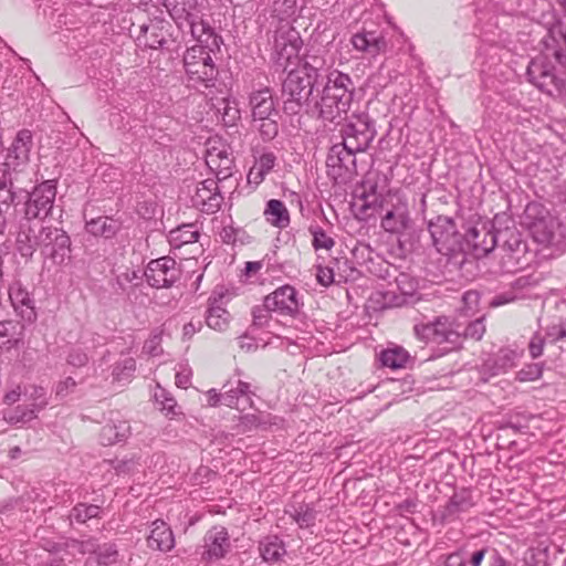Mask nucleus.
<instances>
[{
    "label": "nucleus",
    "instance_id": "1",
    "mask_svg": "<svg viewBox=\"0 0 566 566\" xmlns=\"http://www.w3.org/2000/svg\"><path fill=\"white\" fill-rule=\"evenodd\" d=\"M33 145L31 130L21 129L17 133L6 154L0 157V209L9 211L11 206L18 207L24 189L14 188V177L29 163Z\"/></svg>",
    "mask_w": 566,
    "mask_h": 566
},
{
    "label": "nucleus",
    "instance_id": "2",
    "mask_svg": "<svg viewBox=\"0 0 566 566\" xmlns=\"http://www.w3.org/2000/svg\"><path fill=\"white\" fill-rule=\"evenodd\" d=\"M355 85L348 74L334 70L328 73L322 96L312 106V116L333 123L346 115L353 103Z\"/></svg>",
    "mask_w": 566,
    "mask_h": 566
},
{
    "label": "nucleus",
    "instance_id": "3",
    "mask_svg": "<svg viewBox=\"0 0 566 566\" xmlns=\"http://www.w3.org/2000/svg\"><path fill=\"white\" fill-rule=\"evenodd\" d=\"M361 213L371 217L368 210L379 212L381 214L380 227L389 233H402L409 227V211L405 201L399 200L397 203H389L381 193L377 192V186L370 185L368 190L365 189L360 195Z\"/></svg>",
    "mask_w": 566,
    "mask_h": 566
},
{
    "label": "nucleus",
    "instance_id": "4",
    "mask_svg": "<svg viewBox=\"0 0 566 566\" xmlns=\"http://www.w3.org/2000/svg\"><path fill=\"white\" fill-rule=\"evenodd\" d=\"M187 85L195 90L210 88L216 85L218 69L211 56V50L197 44L188 48L182 57Z\"/></svg>",
    "mask_w": 566,
    "mask_h": 566
},
{
    "label": "nucleus",
    "instance_id": "5",
    "mask_svg": "<svg viewBox=\"0 0 566 566\" xmlns=\"http://www.w3.org/2000/svg\"><path fill=\"white\" fill-rule=\"evenodd\" d=\"M316 84L300 75V72L290 70L282 84L283 109L289 115H296L302 111L312 116V97Z\"/></svg>",
    "mask_w": 566,
    "mask_h": 566
},
{
    "label": "nucleus",
    "instance_id": "6",
    "mask_svg": "<svg viewBox=\"0 0 566 566\" xmlns=\"http://www.w3.org/2000/svg\"><path fill=\"white\" fill-rule=\"evenodd\" d=\"M303 41L298 31L289 22L281 23L273 36L272 62L276 71L287 72L300 62Z\"/></svg>",
    "mask_w": 566,
    "mask_h": 566
},
{
    "label": "nucleus",
    "instance_id": "7",
    "mask_svg": "<svg viewBox=\"0 0 566 566\" xmlns=\"http://www.w3.org/2000/svg\"><path fill=\"white\" fill-rule=\"evenodd\" d=\"M21 212L24 219L44 221L54 218L56 180H44L33 187L31 191L24 190Z\"/></svg>",
    "mask_w": 566,
    "mask_h": 566
},
{
    "label": "nucleus",
    "instance_id": "8",
    "mask_svg": "<svg viewBox=\"0 0 566 566\" xmlns=\"http://www.w3.org/2000/svg\"><path fill=\"white\" fill-rule=\"evenodd\" d=\"M523 223L538 244L548 247L556 243V234L560 223L542 203H527L523 214Z\"/></svg>",
    "mask_w": 566,
    "mask_h": 566
},
{
    "label": "nucleus",
    "instance_id": "9",
    "mask_svg": "<svg viewBox=\"0 0 566 566\" xmlns=\"http://www.w3.org/2000/svg\"><path fill=\"white\" fill-rule=\"evenodd\" d=\"M342 143L348 149L366 151L375 139L377 130L375 120L366 112L354 113L347 117L340 130Z\"/></svg>",
    "mask_w": 566,
    "mask_h": 566
},
{
    "label": "nucleus",
    "instance_id": "10",
    "mask_svg": "<svg viewBox=\"0 0 566 566\" xmlns=\"http://www.w3.org/2000/svg\"><path fill=\"white\" fill-rule=\"evenodd\" d=\"M413 332L418 339L437 345L448 344L458 347L462 339L460 324L448 316H438L432 322L416 324Z\"/></svg>",
    "mask_w": 566,
    "mask_h": 566
},
{
    "label": "nucleus",
    "instance_id": "11",
    "mask_svg": "<svg viewBox=\"0 0 566 566\" xmlns=\"http://www.w3.org/2000/svg\"><path fill=\"white\" fill-rule=\"evenodd\" d=\"M356 154L357 150L348 149L343 143L333 145L326 158L328 177L338 184L350 181L356 175Z\"/></svg>",
    "mask_w": 566,
    "mask_h": 566
},
{
    "label": "nucleus",
    "instance_id": "12",
    "mask_svg": "<svg viewBox=\"0 0 566 566\" xmlns=\"http://www.w3.org/2000/svg\"><path fill=\"white\" fill-rule=\"evenodd\" d=\"M428 230L439 253L451 255L460 248L461 235L452 218L438 216L429 222Z\"/></svg>",
    "mask_w": 566,
    "mask_h": 566
},
{
    "label": "nucleus",
    "instance_id": "13",
    "mask_svg": "<svg viewBox=\"0 0 566 566\" xmlns=\"http://www.w3.org/2000/svg\"><path fill=\"white\" fill-rule=\"evenodd\" d=\"M502 220L510 221L505 214H496L491 223H482L480 227H472L465 233V240L470 244L478 258L488 255L497 247V226H502Z\"/></svg>",
    "mask_w": 566,
    "mask_h": 566
},
{
    "label": "nucleus",
    "instance_id": "14",
    "mask_svg": "<svg viewBox=\"0 0 566 566\" xmlns=\"http://www.w3.org/2000/svg\"><path fill=\"white\" fill-rule=\"evenodd\" d=\"M144 275L151 287L169 289L181 279V269L175 259L163 256L151 260Z\"/></svg>",
    "mask_w": 566,
    "mask_h": 566
},
{
    "label": "nucleus",
    "instance_id": "15",
    "mask_svg": "<svg viewBox=\"0 0 566 566\" xmlns=\"http://www.w3.org/2000/svg\"><path fill=\"white\" fill-rule=\"evenodd\" d=\"M268 307L283 316L296 317L303 306L302 297L290 284L282 285L265 296Z\"/></svg>",
    "mask_w": 566,
    "mask_h": 566
},
{
    "label": "nucleus",
    "instance_id": "16",
    "mask_svg": "<svg viewBox=\"0 0 566 566\" xmlns=\"http://www.w3.org/2000/svg\"><path fill=\"white\" fill-rule=\"evenodd\" d=\"M41 253L54 263L62 264L71 256V238L60 228L46 227L44 241L41 244Z\"/></svg>",
    "mask_w": 566,
    "mask_h": 566
},
{
    "label": "nucleus",
    "instance_id": "17",
    "mask_svg": "<svg viewBox=\"0 0 566 566\" xmlns=\"http://www.w3.org/2000/svg\"><path fill=\"white\" fill-rule=\"evenodd\" d=\"M201 559L207 563L220 560L231 549V541L228 530L222 525H214L203 536Z\"/></svg>",
    "mask_w": 566,
    "mask_h": 566
},
{
    "label": "nucleus",
    "instance_id": "18",
    "mask_svg": "<svg viewBox=\"0 0 566 566\" xmlns=\"http://www.w3.org/2000/svg\"><path fill=\"white\" fill-rule=\"evenodd\" d=\"M34 220H28L22 217L17 234V249L22 256H32L38 248L44 241V233L46 227L40 223H34Z\"/></svg>",
    "mask_w": 566,
    "mask_h": 566
},
{
    "label": "nucleus",
    "instance_id": "19",
    "mask_svg": "<svg viewBox=\"0 0 566 566\" xmlns=\"http://www.w3.org/2000/svg\"><path fill=\"white\" fill-rule=\"evenodd\" d=\"M192 203L206 213L217 212L222 202L223 197L220 193L218 180L208 178L197 185L192 195Z\"/></svg>",
    "mask_w": 566,
    "mask_h": 566
},
{
    "label": "nucleus",
    "instance_id": "20",
    "mask_svg": "<svg viewBox=\"0 0 566 566\" xmlns=\"http://www.w3.org/2000/svg\"><path fill=\"white\" fill-rule=\"evenodd\" d=\"M9 298L14 312L25 323L32 324L38 318L34 298L20 282H13L9 286Z\"/></svg>",
    "mask_w": 566,
    "mask_h": 566
},
{
    "label": "nucleus",
    "instance_id": "21",
    "mask_svg": "<svg viewBox=\"0 0 566 566\" xmlns=\"http://www.w3.org/2000/svg\"><path fill=\"white\" fill-rule=\"evenodd\" d=\"M496 238L497 247L506 251L511 258L520 259L526 251V243L511 218L510 221L502 220V226H497Z\"/></svg>",
    "mask_w": 566,
    "mask_h": 566
},
{
    "label": "nucleus",
    "instance_id": "22",
    "mask_svg": "<svg viewBox=\"0 0 566 566\" xmlns=\"http://www.w3.org/2000/svg\"><path fill=\"white\" fill-rule=\"evenodd\" d=\"M249 107L252 120L264 119L269 116H279L280 114L270 87L253 90L249 94Z\"/></svg>",
    "mask_w": 566,
    "mask_h": 566
},
{
    "label": "nucleus",
    "instance_id": "23",
    "mask_svg": "<svg viewBox=\"0 0 566 566\" xmlns=\"http://www.w3.org/2000/svg\"><path fill=\"white\" fill-rule=\"evenodd\" d=\"M25 326L15 319L0 322V350L10 352L24 345Z\"/></svg>",
    "mask_w": 566,
    "mask_h": 566
},
{
    "label": "nucleus",
    "instance_id": "24",
    "mask_svg": "<svg viewBox=\"0 0 566 566\" xmlns=\"http://www.w3.org/2000/svg\"><path fill=\"white\" fill-rule=\"evenodd\" d=\"M352 44L355 50L376 56L386 52L387 41L382 33L376 31H361L352 36Z\"/></svg>",
    "mask_w": 566,
    "mask_h": 566
},
{
    "label": "nucleus",
    "instance_id": "25",
    "mask_svg": "<svg viewBox=\"0 0 566 566\" xmlns=\"http://www.w3.org/2000/svg\"><path fill=\"white\" fill-rule=\"evenodd\" d=\"M130 436V426L128 421L120 417L109 419L99 433L101 442L104 446H113L125 441Z\"/></svg>",
    "mask_w": 566,
    "mask_h": 566
},
{
    "label": "nucleus",
    "instance_id": "26",
    "mask_svg": "<svg viewBox=\"0 0 566 566\" xmlns=\"http://www.w3.org/2000/svg\"><path fill=\"white\" fill-rule=\"evenodd\" d=\"M148 546L160 552H169L175 546V537L171 528L163 521L153 522L150 535L147 538Z\"/></svg>",
    "mask_w": 566,
    "mask_h": 566
},
{
    "label": "nucleus",
    "instance_id": "27",
    "mask_svg": "<svg viewBox=\"0 0 566 566\" xmlns=\"http://www.w3.org/2000/svg\"><path fill=\"white\" fill-rule=\"evenodd\" d=\"M166 35L167 31L164 30L161 22L156 21L140 25L138 41L153 50L164 49L168 42Z\"/></svg>",
    "mask_w": 566,
    "mask_h": 566
},
{
    "label": "nucleus",
    "instance_id": "28",
    "mask_svg": "<svg viewBox=\"0 0 566 566\" xmlns=\"http://www.w3.org/2000/svg\"><path fill=\"white\" fill-rule=\"evenodd\" d=\"M277 161L276 155L273 151H263L255 158L254 165L250 168L248 174V182L250 185L259 186L268 174L275 167Z\"/></svg>",
    "mask_w": 566,
    "mask_h": 566
},
{
    "label": "nucleus",
    "instance_id": "29",
    "mask_svg": "<svg viewBox=\"0 0 566 566\" xmlns=\"http://www.w3.org/2000/svg\"><path fill=\"white\" fill-rule=\"evenodd\" d=\"M260 556L265 563L276 564L286 555L284 542L276 535H269L259 542Z\"/></svg>",
    "mask_w": 566,
    "mask_h": 566
},
{
    "label": "nucleus",
    "instance_id": "30",
    "mask_svg": "<svg viewBox=\"0 0 566 566\" xmlns=\"http://www.w3.org/2000/svg\"><path fill=\"white\" fill-rule=\"evenodd\" d=\"M206 163L216 174L217 180H224L232 175L233 158L226 150H209Z\"/></svg>",
    "mask_w": 566,
    "mask_h": 566
},
{
    "label": "nucleus",
    "instance_id": "31",
    "mask_svg": "<svg viewBox=\"0 0 566 566\" xmlns=\"http://www.w3.org/2000/svg\"><path fill=\"white\" fill-rule=\"evenodd\" d=\"M265 220L277 229H285L290 226V212L285 203L279 199H270L264 208Z\"/></svg>",
    "mask_w": 566,
    "mask_h": 566
},
{
    "label": "nucleus",
    "instance_id": "32",
    "mask_svg": "<svg viewBox=\"0 0 566 566\" xmlns=\"http://www.w3.org/2000/svg\"><path fill=\"white\" fill-rule=\"evenodd\" d=\"M164 7L179 25L196 12L198 0H164Z\"/></svg>",
    "mask_w": 566,
    "mask_h": 566
},
{
    "label": "nucleus",
    "instance_id": "33",
    "mask_svg": "<svg viewBox=\"0 0 566 566\" xmlns=\"http://www.w3.org/2000/svg\"><path fill=\"white\" fill-rule=\"evenodd\" d=\"M223 388H228L223 392V405L230 408H238L241 399L245 400L248 405H252L250 384L238 380L237 386L233 387L230 382H227Z\"/></svg>",
    "mask_w": 566,
    "mask_h": 566
},
{
    "label": "nucleus",
    "instance_id": "34",
    "mask_svg": "<svg viewBox=\"0 0 566 566\" xmlns=\"http://www.w3.org/2000/svg\"><path fill=\"white\" fill-rule=\"evenodd\" d=\"M545 50L541 54H548L566 70V27L559 30V39L548 36L544 40ZM552 62V60H549Z\"/></svg>",
    "mask_w": 566,
    "mask_h": 566
},
{
    "label": "nucleus",
    "instance_id": "35",
    "mask_svg": "<svg viewBox=\"0 0 566 566\" xmlns=\"http://www.w3.org/2000/svg\"><path fill=\"white\" fill-rule=\"evenodd\" d=\"M85 229L95 237L111 239L116 235L119 224L116 220L108 217H97L86 221Z\"/></svg>",
    "mask_w": 566,
    "mask_h": 566
},
{
    "label": "nucleus",
    "instance_id": "36",
    "mask_svg": "<svg viewBox=\"0 0 566 566\" xmlns=\"http://www.w3.org/2000/svg\"><path fill=\"white\" fill-rule=\"evenodd\" d=\"M190 29L191 35L197 39L199 42H202V36L207 35V40L212 38V44L219 48V43L222 42L221 36L217 35L213 29L206 23L196 12L189 19L184 20Z\"/></svg>",
    "mask_w": 566,
    "mask_h": 566
},
{
    "label": "nucleus",
    "instance_id": "37",
    "mask_svg": "<svg viewBox=\"0 0 566 566\" xmlns=\"http://www.w3.org/2000/svg\"><path fill=\"white\" fill-rule=\"evenodd\" d=\"M409 358V353L401 346H394L384 349L379 356L381 365L391 369L403 368Z\"/></svg>",
    "mask_w": 566,
    "mask_h": 566
},
{
    "label": "nucleus",
    "instance_id": "38",
    "mask_svg": "<svg viewBox=\"0 0 566 566\" xmlns=\"http://www.w3.org/2000/svg\"><path fill=\"white\" fill-rule=\"evenodd\" d=\"M285 513L302 528L314 525L316 520V511L307 503H302L297 506L292 505L290 509L285 510Z\"/></svg>",
    "mask_w": 566,
    "mask_h": 566
},
{
    "label": "nucleus",
    "instance_id": "39",
    "mask_svg": "<svg viewBox=\"0 0 566 566\" xmlns=\"http://www.w3.org/2000/svg\"><path fill=\"white\" fill-rule=\"evenodd\" d=\"M280 118L281 114H279V116H269L260 120H252V127L259 133L260 138L268 143L279 135Z\"/></svg>",
    "mask_w": 566,
    "mask_h": 566
},
{
    "label": "nucleus",
    "instance_id": "40",
    "mask_svg": "<svg viewBox=\"0 0 566 566\" xmlns=\"http://www.w3.org/2000/svg\"><path fill=\"white\" fill-rule=\"evenodd\" d=\"M142 282L143 276L139 271L126 270L116 275L112 286L116 293H128L130 289L139 286Z\"/></svg>",
    "mask_w": 566,
    "mask_h": 566
},
{
    "label": "nucleus",
    "instance_id": "41",
    "mask_svg": "<svg viewBox=\"0 0 566 566\" xmlns=\"http://www.w3.org/2000/svg\"><path fill=\"white\" fill-rule=\"evenodd\" d=\"M473 506V501L470 491L462 489L455 492L449 500L446 511L449 515L467 512Z\"/></svg>",
    "mask_w": 566,
    "mask_h": 566
},
{
    "label": "nucleus",
    "instance_id": "42",
    "mask_svg": "<svg viewBox=\"0 0 566 566\" xmlns=\"http://www.w3.org/2000/svg\"><path fill=\"white\" fill-rule=\"evenodd\" d=\"M200 234L195 224H182L170 231V242L177 247L198 241Z\"/></svg>",
    "mask_w": 566,
    "mask_h": 566
},
{
    "label": "nucleus",
    "instance_id": "43",
    "mask_svg": "<svg viewBox=\"0 0 566 566\" xmlns=\"http://www.w3.org/2000/svg\"><path fill=\"white\" fill-rule=\"evenodd\" d=\"M515 353L513 350H501L493 359L485 363V367L492 370L493 375L505 373L514 366Z\"/></svg>",
    "mask_w": 566,
    "mask_h": 566
},
{
    "label": "nucleus",
    "instance_id": "44",
    "mask_svg": "<svg viewBox=\"0 0 566 566\" xmlns=\"http://www.w3.org/2000/svg\"><path fill=\"white\" fill-rule=\"evenodd\" d=\"M229 313L220 305H210L206 315L207 325L214 331H223L229 324Z\"/></svg>",
    "mask_w": 566,
    "mask_h": 566
},
{
    "label": "nucleus",
    "instance_id": "45",
    "mask_svg": "<svg viewBox=\"0 0 566 566\" xmlns=\"http://www.w3.org/2000/svg\"><path fill=\"white\" fill-rule=\"evenodd\" d=\"M308 232L312 234V245L317 250H332L335 245V240L326 233V231L318 224H311Z\"/></svg>",
    "mask_w": 566,
    "mask_h": 566
},
{
    "label": "nucleus",
    "instance_id": "46",
    "mask_svg": "<svg viewBox=\"0 0 566 566\" xmlns=\"http://www.w3.org/2000/svg\"><path fill=\"white\" fill-rule=\"evenodd\" d=\"M218 113L220 114L223 124L229 127L234 126L240 119V109L238 108L237 103L228 98H222L220 106L218 107Z\"/></svg>",
    "mask_w": 566,
    "mask_h": 566
},
{
    "label": "nucleus",
    "instance_id": "47",
    "mask_svg": "<svg viewBox=\"0 0 566 566\" xmlns=\"http://www.w3.org/2000/svg\"><path fill=\"white\" fill-rule=\"evenodd\" d=\"M101 512V507L94 504H84L78 503L71 511V518L75 520L78 523H85L91 518L98 517Z\"/></svg>",
    "mask_w": 566,
    "mask_h": 566
},
{
    "label": "nucleus",
    "instance_id": "48",
    "mask_svg": "<svg viewBox=\"0 0 566 566\" xmlns=\"http://www.w3.org/2000/svg\"><path fill=\"white\" fill-rule=\"evenodd\" d=\"M136 370V361L133 357H126L114 365L113 377L122 381L128 379Z\"/></svg>",
    "mask_w": 566,
    "mask_h": 566
},
{
    "label": "nucleus",
    "instance_id": "49",
    "mask_svg": "<svg viewBox=\"0 0 566 566\" xmlns=\"http://www.w3.org/2000/svg\"><path fill=\"white\" fill-rule=\"evenodd\" d=\"M3 419L10 424L27 423L34 419L32 410H28L24 406H18L11 412L4 413Z\"/></svg>",
    "mask_w": 566,
    "mask_h": 566
},
{
    "label": "nucleus",
    "instance_id": "50",
    "mask_svg": "<svg viewBox=\"0 0 566 566\" xmlns=\"http://www.w3.org/2000/svg\"><path fill=\"white\" fill-rule=\"evenodd\" d=\"M484 317L476 318L470 322L464 328L460 327L462 337L480 340L485 334Z\"/></svg>",
    "mask_w": 566,
    "mask_h": 566
},
{
    "label": "nucleus",
    "instance_id": "51",
    "mask_svg": "<svg viewBox=\"0 0 566 566\" xmlns=\"http://www.w3.org/2000/svg\"><path fill=\"white\" fill-rule=\"evenodd\" d=\"M97 564L101 566H111L117 562L118 552L114 544H106L97 548Z\"/></svg>",
    "mask_w": 566,
    "mask_h": 566
},
{
    "label": "nucleus",
    "instance_id": "52",
    "mask_svg": "<svg viewBox=\"0 0 566 566\" xmlns=\"http://www.w3.org/2000/svg\"><path fill=\"white\" fill-rule=\"evenodd\" d=\"M156 401L161 406V410L166 411L167 416H176L179 411L178 405L172 396L160 389V392L155 394Z\"/></svg>",
    "mask_w": 566,
    "mask_h": 566
},
{
    "label": "nucleus",
    "instance_id": "53",
    "mask_svg": "<svg viewBox=\"0 0 566 566\" xmlns=\"http://www.w3.org/2000/svg\"><path fill=\"white\" fill-rule=\"evenodd\" d=\"M396 284L400 293L405 296H412L418 289V282L407 273H400L396 277Z\"/></svg>",
    "mask_w": 566,
    "mask_h": 566
},
{
    "label": "nucleus",
    "instance_id": "54",
    "mask_svg": "<svg viewBox=\"0 0 566 566\" xmlns=\"http://www.w3.org/2000/svg\"><path fill=\"white\" fill-rule=\"evenodd\" d=\"M66 545L69 548L74 549L77 553L83 554V555L95 554L98 548V544L96 543V541L94 538H88L85 541L72 538L67 542Z\"/></svg>",
    "mask_w": 566,
    "mask_h": 566
},
{
    "label": "nucleus",
    "instance_id": "55",
    "mask_svg": "<svg viewBox=\"0 0 566 566\" xmlns=\"http://www.w3.org/2000/svg\"><path fill=\"white\" fill-rule=\"evenodd\" d=\"M271 312H273V310L272 307L266 306L264 298L262 305L254 306L252 310L253 325L256 327H264L268 325L271 318Z\"/></svg>",
    "mask_w": 566,
    "mask_h": 566
},
{
    "label": "nucleus",
    "instance_id": "56",
    "mask_svg": "<svg viewBox=\"0 0 566 566\" xmlns=\"http://www.w3.org/2000/svg\"><path fill=\"white\" fill-rule=\"evenodd\" d=\"M543 367L541 364H530L523 367L516 374V379L520 381H533L542 377Z\"/></svg>",
    "mask_w": 566,
    "mask_h": 566
},
{
    "label": "nucleus",
    "instance_id": "57",
    "mask_svg": "<svg viewBox=\"0 0 566 566\" xmlns=\"http://www.w3.org/2000/svg\"><path fill=\"white\" fill-rule=\"evenodd\" d=\"M480 293L475 290H470L463 293V311L465 314L474 313L480 303Z\"/></svg>",
    "mask_w": 566,
    "mask_h": 566
},
{
    "label": "nucleus",
    "instance_id": "58",
    "mask_svg": "<svg viewBox=\"0 0 566 566\" xmlns=\"http://www.w3.org/2000/svg\"><path fill=\"white\" fill-rule=\"evenodd\" d=\"M303 60L306 61V63L312 64V69H316L322 72L325 71L326 60L324 55L321 54V50H308L304 54Z\"/></svg>",
    "mask_w": 566,
    "mask_h": 566
},
{
    "label": "nucleus",
    "instance_id": "59",
    "mask_svg": "<svg viewBox=\"0 0 566 566\" xmlns=\"http://www.w3.org/2000/svg\"><path fill=\"white\" fill-rule=\"evenodd\" d=\"M295 72H300V75H303L307 80H310L314 84H318L319 78L323 77V72L316 69H312V64L306 63L302 59L301 65L294 70Z\"/></svg>",
    "mask_w": 566,
    "mask_h": 566
},
{
    "label": "nucleus",
    "instance_id": "60",
    "mask_svg": "<svg viewBox=\"0 0 566 566\" xmlns=\"http://www.w3.org/2000/svg\"><path fill=\"white\" fill-rule=\"evenodd\" d=\"M66 361L74 367H83L88 363L87 354L81 348H73L70 350Z\"/></svg>",
    "mask_w": 566,
    "mask_h": 566
},
{
    "label": "nucleus",
    "instance_id": "61",
    "mask_svg": "<svg viewBox=\"0 0 566 566\" xmlns=\"http://www.w3.org/2000/svg\"><path fill=\"white\" fill-rule=\"evenodd\" d=\"M76 387V381L72 377H66L64 380H61L55 386V396L56 398L63 399L73 392Z\"/></svg>",
    "mask_w": 566,
    "mask_h": 566
},
{
    "label": "nucleus",
    "instance_id": "62",
    "mask_svg": "<svg viewBox=\"0 0 566 566\" xmlns=\"http://www.w3.org/2000/svg\"><path fill=\"white\" fill-rule=\"evenodd\" d=\"M29 399L31 401H40V405H39L40 408H45L49 403L48 398H46V391L41 386H32L31 387V390L29 392Z\"/></svg>",
    "mask_w": 566,
    "mask_h": 566
},
{
    "label": "nucleus",
    "instance_id": "63",
    "mask_svg": "<svg viewBox=\"0 0 566 566\" xmlns=\"http://www.w3.org/2000/svg\"><path fill=\"white\" fill-rule=\"evenodd\" d=\"M160 335H153L149 339H147L144 344V352H146L150 356H158L161 353L160 349Z\"/></svg>",
    "mask_w": 566,
    "mask_h": 566
},
{
    "label": "nucleus",
    "instance_id": "64",
    "mask_svg": "<svg viewBox=\"0 0 566 566\" xmlns=\"http://www.w3.org/2000/svg\"><path fill=\"white\" fill-rule=\"evenodd\" d=\"M545 339L539 335L535 334L528 345L530 355L533 358H537L543 354Z\"/></svg>",
    "mask_w": 566,
    "mask_h": 566
}]
</instances>
